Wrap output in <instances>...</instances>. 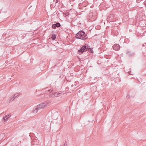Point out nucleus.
<instances>
[{
    "mask_svg": "<svg viewBox=\"0 0 146 146\" xmlns=\"http://www.w3.org/2000/svg\"><path fill=\"white\" fill-rule=\"evenodd\" d=\"M14 100V99L13 98V96H11L10 97V102L11 101H12L13 100Z\"/></svg>",
    "mask_w": 146,
    "mask_h": 146,
    "instance_id": "13",
    "label": "nucleus"
},
{
    "mask_svg": "<svg viewBox=\"0 0 146 146\" xmlns=\"http://www.w3.org/2000/svg\"><path fill=\"white\" fill-rule=\"evenodd\" d=\"M90 47L89 46L87 45H86V44H85L80 49L78 50V53L79 54H82L83 52H85L88 50V48Z\"/></svg>",
    "mask_w": 146,
    "mask_h": 146,
    "instance_id": "4",
    "label": "nucleus"
},
{
    "mask_svg": "<svg viewBox=\"0 0 146 146\" xmlns=\"http://www.w3.org/2000/svg\"><path fill=\"white\" fill-rule=\"evenodd\" d=\"M19 96V95H16V94H15L13 96V97L14 99L16 97H18Z\"/></svg>",
    "mask_w": 146,
    "mask_h": 146,
    "instance_id": "12",
    "label": "nucleus"
},
{
    "mask_svg": "<svg viewBox=\"0 0 146 146\" xmlns=\"http://www.w3.org/2000/svg\"><path fill=\"white\" fill-rule=\"evenodd\" d=\"M143 46H144V44H143Z\"/></svg>",
    "mask_w": 146,
    "mask_h": 146,
    "instance_id": "19",
    "label": "nucleus"
},
{
    "mask_svg": "<svg viewBox=\"0 0 146 146\" xmlns=\"http://www.w3.org/2000/svg\"><path fill=\"white\" fill-rule=\"evenodd\" d=\"M56 35L55 34H53L51 36V38L52 40H54L56 38Z\"/></svg>",
    "mask_w": 146,
    "mask_h": 146,
    "instance_id": "8",
    "label": "nucleus"
},
{
    "mask_svg": "<svg viewBox=\"0 0 146 146\" xmlns=\"http://www.w3.org/2000/svg\"><path fill=\"white\" fill-rule=\"evenodd\" d=\"M76 38L82 40H84L88 38L87 36L85 33L82 30L79 31L76 34Z\"/></svg>",
    "mask_w": 146,
    "mask_h": 146,
    "instance_id": "2",
    "label": "nucleus"
},
{
    "mask_svg": "<svg viewBox=\"0 0 146 146\" xmlns=\"http://www.w3.org/2000/svg\"><path fill=\"white\" fill-rule=\"evenodd\" d=\"M61 26L60 24L59 23H56V24H53L52 25V28L55 29L56 27H59Z\"/></svg>",
    "mask_w": 146,
    "mask_h": 146,
    "instance_id": "6",
    "label": "nucleus"
},
{
    "mask_svg": "<svg viewBox=\"0 0 146 146\" xmlns=\"http://www.w3.org/2000/svg\"><path fill=\"white\" fill-rule=\"evenodd\" d=\"M87 50L91 53H93L94 52L93 50H92V49L90 47H89V48H88Z\"/></svg>",
    "mask_w": 146,
    "mask_h": 146,
    "instance_id": "7",
    "label": "nucleus"
},
{
    "mask_svg": "<svg viewBox=\"0 0 146 146\" xmlns=\"http://www.w3.org/2000/svg\"><path fill=\"white\" fill-rule=\"evenodd\" d=\"M8 119V118L7 115L4 116L3 118V119L5 121H7Z\"/></svg>",
    "mask_w": 146,
    "mask_h": 146,
    "instance_id": "9",
    "label": "nucleus"
},
{
    "mask_svg": "<svg viewBox=\"0 0 146 146\" xmlns=\"http://www.w3.org/2000/svg\"><path fill=\"white\" fill-rule=\"evenodd\" d=\"M9 119V117H10L11 115L10 114L8 115H7Z\"/></svg>",
    "mask_w": 146,
    "mask_h": 146,
    "instance_id": "16",
    "label": "nucleus"
},
{
    "mask_svg": "<svg viewBox=\"0 0 146 146\" xmlns=\"http://www.w3.org/2000/svg\"><path fill=\"white\" fill-rule=\"evenodd\" d=\"M19 96V95H16V94H15L13 96V97L14 99L16 97H18Z\"/></svg>",
    "mask_w": 146,
    "mask_h": 146,
    "instance_id": "11",
    "label": "nucleus"
},
{
    "mask_svg": "<svg viewBox=\"0 0 146 146\" xmlns=\"http://www.w3.org/2000/svg\"><path fill=\"white\" fill-rule=\"evenodd\" d=\"M127 98H128L129 97V95L128 96V95H127Z\"/></svg>",
    "mask_w": 146,
    "mask_h": 146,
    "instance_id": "18",
    "label": "nucleus"
},
{
    "mask_svg": "<svg viewBox=\"0 0 146 146\" xmlns=\"http://www.w3.org/2000/svg\"><path fill=\"white\" fill-rule=\"evenodd\" d=\"M120 48L119 45L117 44H115L113 46V49L115 50H119Z\"/></svg>",
    "mask_w": 146,
    "mask_h": 146,
    "instance_id": "5",
    "label": "nucleus"
},
{
    "mask_svg": "<svg viewBox=\"0 0 146 146\" xmlns=\"http://www.w3.org/2000/svg\"><path fill=\"white\" fill-rule=\"evenodd\" d=\"M67 144V142H66V141H65V143H64V145L66 146Z\"/></svg>",
    "mask_w": 146,
    "mask_h": 146,
    "instance_id": "15",
    "label": "nucleus"
},
{
    "mask_svg": "<svg viewBox=\"0 0 146 146\" xmlns=\"http://www.w3.org/2000/svg\"><path fill=\"white\" fill-rule=\"evenodd\" d=\"M53 2H55V3H58V0H53Z\"/></svg>",
    "mask_w": 146,
    "mask_h": 146,
    "instance_id": "14",
    "label": "nucleus"
},
{
    "mask_svg": "<svg viewBox=\"0 0 146 146\" xmlns=\"http://www.w3.org/2000/svg\"><path fill=\"white\" fill-rule=\"evenodd\" d=\"M46 93L49 94V97L53 98L54 97H58L62 95L61 92H56L55 90L50 89L46 91Z\"/></svg>",
    "mask_w": 146,
    "mask_h": 146,
    "instance_id": "1",
    "label": "nucleus"
},
{
    "mask_svg": "<svg viewBox=\"0 0 146 146\" xmlns=\"http://www.w3.org/2000/svg\"><path fill=\"white\" fill-rule=\"evenodd\" d=\"M126 54L129 56H131L132 55V54L129 51H127L126 52Z\"/></svg>",
    "mask_w": 146,
    "mask_h": 146,
    "instance_id": "10",
    "label": "nucleus"
},
{
    "mask_svg": "<svg viewBox=\"0 0 146 146\" xmlns=\"http://www.w3.org/2000/svg\"><path fill=\"white\" fill-rule=\"evenodd\" d=\"M47 89V88H46L45 89Z\"/></svg>",
    "mask_w": 146,
    "mask_h": 146,
    "instance_id": "20",
    "label": "nucleus"
},
{
    "mask_svg": "<svg viewBox=\"0 0 146 146\" xmlns=\"http://www.w3.org/2000/svg\"><path fill=\"white\" fill-rule=\"evenodd\" d=\"M48 106V104L46 102L42 103L37 106L36 107L34 108L33 112L34 113H36L38 111L44 109L45 107Z\"/></svg>",
    "mask_w": 146,
    "mask_h": 146,
    "instance_id": "3",
    "label": "nucleus"
},
{
    "mask_svg": "<svg viewBox=\"0 0 146 146\" xmlns=\"http://www.w3.org/2000/svg\"><path fill=\"white\" fill-rule=\"evenodd\" d=\"M144 4L146 6V0H145L144 3Z\"/></svg>",
    "mask_w": 146,
    "mask_h": 146,
    "instance_id": "17",
    "label": "nucleus"
}]
</instances>
